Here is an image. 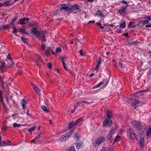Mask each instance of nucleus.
Segmentation results:
<instances>
[{"instance_id":"nucleus-55","label":"nucleus","mask_w":151,"mask_h":151,"mask_svg":"<svg viewBox=\"0 0 151 151\" xmlns=\"http://www.w3.org/2000/svg\"><path fill=\"white\" fill-rule=\"evenodd\" d=\"M46 47V45L43 44V43H42V49H44Z\"/></svg>"},{"instance_id":"nucleus-46","label":"nucleus","mask_w":151,"mask_h":151,"mask_svg":"<svg viewBox=\"0 0 151 151\" xmlns=\"http://www.w3.org/2000/svg\"><path fill=\"white\" fill-rule=\"evenodd\" d=\"M96 24L99 26L100 27L101 29H103L104 28V27L101 26V23L98 22Z\"/></svg>"},{"instance_id":"nucleus-52","label":"nucleus","mask_w":151,"mask_h":151,"mask_svg":"<svg viewBox=\"0 0 151 151\" xmlns=\"http://www.w3.org/2000/svg\"><path fill=\"white\" fill-rule=\"evenodd\" d=\"M81 121H82L81 119L80 118V119H79L76 120L75 122H76V124H77L78 123L80 122Z\"/></svg>"},{"instance_id":"nucleus-18","label":"nucleus","mask_w":151,"mask_h":151,"mask_svg":"<svg viewBox=\"0 0 151 151\" xmlns=\"http://www.w3.org/2000/svg\"><path fill=\"white\" fill-rule=\"evenodd\" d=\"M101 143V142L97 139L96 140L95 142L93 144V147L94 148L96 147L99 145Z\"/></svg>"},{"instance_id":"nucleus-60","label":"nucleus","mask_w":151,"mask_h":151,"mask_svg":"<svg viewBox=\"0 0 151 151\" xmlns=\"http://www.w3.org/2000/svg\"><path fill=\"white\" fill-rule=\"evenodd\" d=\"M95 23V21L93 20L90 21H89V22H88V23H87V24H88L91 23Z\"/></svg>"},{"instance_id":"nucleus-20","label":"nucleus","mask_w":151,"mask_h":151,"mask_svg":"<svg viewBox=\"0 0 151 151\" xmlns=\"http://www.w3.org/2000/svg\"><path fill=\"white\" fill-rule=\"evenodd\" d=\"M11 1H7L3 3V4L5 6H9L13 4V2L12 3H11Z\"/></svg>"},{"instance_id":"nucleus-5","label":"nucleus","mask_w":151,"mask_h":151,"mask_svg":"<svg viewBox=\"0 0 151 151\" xmlns=\"http://www.w3.org/2000/svg\"><path fill=\"white\" fill-rule=\"evenodd\" d=\"M31 32L36 37H38L40 35L39 31L35 27H33L32 29Z\"/></svg>"},{"instance_id":"nucleus-13","label":"nucleus","mask_w":151,"mask_h":151,"mask_svg":"<svg viewBox=\"0 0 151 151\" xmlns=\"http://www.w3.org/2000/svg\"><path fill=\"white\" fill-rule=\"evenodd\" d=\"M19 31L23 34H25L28 36L29 35V32L26 31V30L24 29L20 28L19 29Z\"/></svg>"},{"instance_id":"nucleus-29","label":"nucleus","mask_w":151,"mask_h":151,"mask_svg":"<svg viewBox=\"0 0 151 151\" xmlns=\"http://www.w3.org/2000/svg\"><path fill=\"white\" fill-rule=\"evenodd\" d=\"M143 25L144 24L142 20L139 21V23L136 25V26H137V27H142L143 26Z\"/></svg>"},{"instance_id":"nucleus-51","label":"nucleus","mask_w":151,"mask_h":151,"mask_svg":"<svg viewBox=\"0 0 151 151\" xmlns=\"http://www.w3.org/2000/svg\"><path fill=\"white\" fill-rule=\"evenodd\" d=\"M48 67L49 68H52V64L51 63H47Z\"/></svg>"},{"instance_id":"nucleus-64","label":"nucleus","mask_w":151,"mask_h":151,"mask_svg":"<svg viewBox=\"0 0 151 151\" xmlns=\"http://www.w3.org/2000/svg\"><path fill=\"white\" fill-rule=\"evenodd\" d=\"M63 136L65 139H66V141L68 139V137H67L66 136V135H65V134L63 135Z\"/></svg>"},{"instance_id":"nucleus-59","label":"nucleus","mask_w":151,"mask_h":151,"mask_svg":"<svg viewBox=\"0 0 151 151\" xmlns=\"http://www.w3.org/2000/svg\"><path fill=\"white\" fill-rule=\"evenodd\" d=\"M63 67L65 69V70H68L67 68L66 67V65L65 64V63H64L63 64Z\"/></svg>"},{"instance_id":"nucleus-27","label":"nucleus","mask_w":151,"mask_h":151,"mask_svg":"<svg viewBox=\"0 0 151 151\" xmlns=\"http://www.w3.org/2000/svg\"><path fill=\"white\" fill-rule=\"evenodd\" d=\"M151 134V128H150L146 132V135L147 137L149 136Z\"/></svg>"},{"instance_id":"nucleus-25","label":"nucleus","mask_w":151,"mask_h":151,"mask_svg":"<svg viewBox=\"0 0 151 151\" xmlns=\"http://www.w3.org/2000/svg\"><path fill=\"white\" fill-rule=\"evenodd\" d=\"M116 130V128H111L110 129L109 133H111V134L113 135V134L115 132Z\"/></svg>"},{"instance_id":"nucleus-23","label":"nucleus","mask_w":151,"mask_h":151,"mask_svg":"<svg viewBox=\"0 0 151 151\" xmlns=\"http://www.w3.org/2000/svg\"><path fill=\"white\" fill-rule=\"evenodd\" d=\"M126 25V24L125 22L123 21L120 24L119 26L120 28H124L125 27Z\"/></svg>"},{"instance_id":"nucleus-36","label":"nucleus","mask_w":151,"mask_h":151,"mask_svg":"<svg viewBox=\"0 0 151 151\" xmlns=\"http://www.w3.org/2000/svg\"><path fill=\"white\" fill-rule=\"evenodd\" d=\"M143 19H147L148 20H151V15H146L145 17L143 18Z\"/></svg>"},{"instance_id":"nucleus-63","label":"nucleus","mask_w":151,"mask_h":151,"mask_svg":"<svg viewBox=\"0 0 151 151\" xmlns=\"http://www.w3.org/2000/svg\"><path fill=\"white\" fill-rule=\"evenodd\" d=\"M40 136H41V134H38L37 136H36V137L35 138H36V139H38V138H39L40 137Z\"/></svg>"},{"instance_id":"nucleus-37","label":"nucleus","mask_w":151,"mask_h":151,"mask_svg":"<svg viewBox=\"0 0 151 151\" xmlns=\"http://www.w3.org/2000/svg\"><path fill=\"white\" fill-rule=\"evenodd\" d=\"M13 30L12 31V32L14 34H15L17 32V29L16 27L14 26H13Z\"/></svg>"},{"instance_id":"nucleus-24","label":"nucleus","mask_w":151,"mask_h":151,"mask_svg":"<svg viewBox=\"0 0 151 151\" xmlns=\"http://www.w3.org/2000/svg\"><path fill=\"white\" fill-rule=\"evenodd\" d=\"M34 89L35 91L38 94L39 96H40V90L38 87L37 86L36 87H34Z\"/></svg>"},{"instance_id":"nucleus-58","label":"nucleus","mask_w":151,"mask_h":151,"mask_svg":"<svg viewBox=\"0 0 151 151\" xmlns=\"http://www.w3.org/2000/svg\"><path fill=\"white\" fill-rule=\"evenodd\" d=\"M9 97L8 96L6 95L5 97V99L6 100V101L7 102H8V100H9Z\"/></svg>"},{"instance_id":"nucleus-38","label":"nucleus","mask_w":151,"mask_h":151,"mask_svg":"<svg viewBox=\"0 0 151 151\" xmlns=\"http://www.w3.org/2000/svg\"><path fill=\"white\" fill-rule=\"evenodd\" d=\"M59 139L60 141L62 142H65L66 141V139H65L63 135L60 137Z\"/></svg>"},{"instance_id":"nucleus-17","label":"nucleus","mask_w":151,"mask_h":151,"mask_svg":"<svg viewBox=\"0 0 151 151\" xmlns=\"http://www.w3.org/2000/svg\"><path fill=\"white\" fill-rule=\"evenodd\" d=\"M105 79H103V81L100 82L98 85H96L93 87V88L94 89L97 88L98 87H100V86L103 85L104 83Z\"/></svg>"},{"instance_id":"nucleus-6","label":"nucleus","mask_w":151,"mask_h":151,"mask_svg":"<svg viewBox=\"0 0 151 151\" xmlns=\"http://www.w3.org/2000/svg\"><path fill=\"white\" fill-rule=\"evenodd\" d=\"M29 20V19L28 18H24L19 20L17 23L18 24L22 25L26 24L27 23V22Z\"/></svg>"},{"instance_id":"nucleus-61","label":"nucleus","mask_w":151,"mask_h":151,"mask_svg":"<svg viewBox=\"0 0 151 151\" xmlns=\"http://www.w3.org/2000/svg\"><path fill=\"white\" fill-rule=\"evenodd\" d=\"M2 28L3 29H5L7 28L6 25H3L2 26Z\"/></svg>"},{"instance_id":"nucleus-34","label":"nucleus","mask_w":151,"mask_h":151,"mask_svg":"<svg viewBox=\"0 0 151 151\" xmlns=\"http://www.w3.org/2000/svg\"><path fill=\"white\" fill-rule=\"evenodd\" d=\"M36 129L35 127H33L28 129V131L29 133H31L32 131H34Z\"/></svg>"},{"instance_id":"nucleus-31","label":"nucleus","mask_w":151,"mask_h":151,"mask_svg":"<svg viewBox=\"0 0 151 151\" xmlns=\"http://www.w3.org/2000/svg\"><path fill=\"white\" fill-rule=\"evenodd\" d=\"M81 137V136L78 133H75L74 138L77 139L79 140Z\"/></svg>"},{"instance_id":"nucleus-10","label":"nucleus","mask_w":151,"mask_h":151,"mask_svg":"<svg viewBox=\"0 0 151 151\" xmlns=\"http://www.w3.org/2000/svg\"><path fill=\"white\" fill-rule=\"evenodd\" d=\"M145 91V90L138 91L134 93L133 95L135 96H137V97L142 96L143 95V92Z\"/></svg>"},{"instance_id":"nucleus-8","label":"nucleus","mask_w":151,"mask_h":151,"mask_svg":"<svg viewBox=\"0 0 151 151\" xmlns=\"http://www.w3.org/2000/svg\"><path fill=\"white\" fill-rule=\"evenodd\" d=\"M37 63L38 66L40 65L39 64L41 62V58L38 55H36L34 58L33 60Z\"/></svg>"},{"instance_id":"nucleus-49","label":"nucleus","mask_w":151,"mask_h":151,"mask_svg":"<svg viewBox=\"0 0 151 151\" xmlns=\"http://www.w3.org/2000/svg\"><path fill=\"white\" fill-rule=\"evenodd\" d=\"M116 31L118 33H121L122 32V30L121 29L119 28L117 29L116 30Z\"/></svg>"},{"instance_id":"nucleus-56","label":"nucleus","mask_w":151,"mask_h":151,"mask_svg":"<svg viewBox=\"0 0 151 151\" xmlns=\"http://www.w3.org/2000/svg\"><path fill=\"white\" fill-rule=\"evenodd\" d=\"M6 58L8 60H9L12 59L10 57V54L9 53L8 54V55L6 56Z\"/></svg>"},{"instance_id":"nucleus-2","label":"nucleus","mask_w":151,"mask_h":151,"mask_svg":"<svg viewBox=\"0 0 151 151\" xmlns=\"http://www.w3.org/2000/svg\"><path fill=\"white\" fill-rule=\"evenodd\" d=\"M105 112L106 113L107 117L108 118L106 119L103 122V125L106 127L108 125V126L110 127L112 124V121L110 119L112 116V113L111 111L107 109H105Z\"/></svg>"},{"instance_id":"nucleus-45","label":"nucleus","mask_w":151,"mask_h":151,"mask_svg":"<svg viewBox=\"0 0 151 151\" xmlns=\"http://www.w3.org/2000/svg\"><path fill=\"white\" fill-rule=\"evenodd\" d=\"M112 136V135L111 134V133H109L107 135V138L108 139H110L111 138Z\"/></svg>"},{"instance_id":"nucleus-14","label":"nucleus","mask_w":151,"mask_h":151,"mask_svg":"<svg viewBox=\"0 0 151 151\" xmlns=\"http://www.w3.org/2000/svg\"><path fill=\"white\" fill-rule=\"evenodd\" d=\"M144 138L142 137L140 138L139 140V144L141 147H144V144L145 143Z\"/></svg>"},{"instance_id":"nucleus-7","label":"nucleus","mask_w":151,"mask_h":151,"mask_svg":"<svg viewBox=\"0 0 151 151\" xmlns=\"http://www.w3.org/2000/svg\"><path fill=\"white\" fill-rule=\"evenodd\" d=\"M127 7L126 6H122L120 8V9L118 10V13L120 15L122 14H126L127 10Z\"/></svg>"},{"instance_id":"nucleus-30","label":"nucleus","mask_w":151,"mask_h":151,"mask_svg":"<svg viewBox=\"0 0 151 151\" xmlns=\"http://www.w3.org/2000/svg\"><path fill=\"white\" fill-rule=\"evenodd\" d=\"M99 12L98 13L97 15L99 17L101 18L105 17V16L103 14L102 12H100V11L99 10Z\"/></svg>"},{"instance_id":"nucleus-19","label":"nucleus","mask_w":151,"mask_h":151,"mask_svg":"<svg viewBox=\"0 0 151 151\" xmlns=\"http://www.w3.org/2000/svg\"><path fill=\"white\" fill-rule=\"evenodd\" d=\"M143 102L138 100H135V101L133 103V105L137 106L139 104H142Z\"/></svg>"},{"instance_id":"nucleus-48","label":"nucleus","mask_w":151,"mask_h":151,"mask_svg":"<svg viewBox=\"0 0 151 151\" xmlns=\"http://www.w3.org/2000/svg\"><path fill=\"white\" fill-rule=\"evenodd\" d=\"M61 51V49L60 47H57L56 49V51L57 52H60Z\"/></svg>"},{"instance_id":"nucleus-39","label":"nucleus","mask_w":151,"mask_h":151,"mask_svg":"<svg viewBox=\"0 0 151 151\" xmlns=\"http://www.w3.org/2000/svg\"><path fill=\"white\" fill-rule=\"evenodd\" d=\"M27 104V103L26 101H25V100L24 99H23L22 101V106H25V105L26 104Z\"/></svg>"},{"instance_id":"nucleus-1","label":"nucleus","mask_w":151,"mask_h":151,"mask_svg":"<svg viewBox=\"0 0 151 151\" xmlns=\"http://www.w3.org/2000/svg\"><path fill=\"white\" fill-rule=\"evenodd\" d=\"M60 8L61 10H65L68 13L67 15L69 16L71 13L76 14L81 11V7L77 4L74 3L73 5L67 6L66 4H61Z\"/></svg>"},{"instance_id":"nucleus-3","label":"nucleus","mask_w":151,"mask_h":151,"mask_svg":"<svg viewBox=\"0 0 151 151\" xmlns=\"http://www.w3.org/2000/svg\"><path fill=\"white\" fill-rule=\"evenodd\" d=\"M133 126L137 129L140 130L142 129V126L140 122L136 120L132 122Z\"/></svg>"},{"instance_id":"nucleus-16","label":"nucleus","mask_w":151,"mask_h":151,"mask_svg":"<svg viewBox=\"0 0 151 151\" xmlns=\"http://www.w3.org/2000/svg\"><path fill=\"white\" fill-rule=\"evenodd\" d=\"M77 124L74 121H73L71 122L70 124H69V126L68 127V128L66 129L67 130L68 129H71L72 127H73L74 126L76 125Z\"/></svg>"},{"instance_id":"nucleus-62","label":"nucleus","mask_w":151,"mask_h":151,"mask_svg":"<svg viewBox=\"0 0 151 151\" xmlns=\"http://www.w3.org/2000/svg\"><path fill=\"white\" fill-rule=\"evenodd\" d=\"M105 146H103L102 147V150H101V151H105Z\"/></svg>"},{"instance_id":"nucleus-44","label":"nucleus","mask_w":151,"mask_h":151,"mask_svg":"<svg viewBox=\"0 0 151 151\" xmlns=\"http://www.w3.org/2000/svg\"><path fill=\"white\" fill-rule=\"evenodd\" d=\"M69 151H76L74 147H71L69 148Z\"/></svg>"},{"instance_id":"nucleus-53","label":"nucleus","mask_w":151,"mask_h":151,"mask_svg":"<svg viewBox=\"0 0 151 151\" xmlns=\"http://www.w3.org/2000/svg\"><path fill=\"white\" fill-rule=\"evenodd\" d=\"M81 102V103H84V104H86L87 105H88L90 103V102H88L87 101H82Z\"/></svg>"},{"instance_id":"nucleus-47","label":"nucleus","mask_w":151,"mask_h":151,"mask_svg":"<svg viewBox=\"0 0 151 151\" xmlns=\"http://www.w3.org/2000/svg\"><path fill=\"white\" fill-rule=\"evenodd\" d=\"M79 52L80 53V55L81 56H83L84 55V54L83 53V50L82 49H81L80 51Z\"/></svg>"},{"instance_id":"nucleus-4","label":"nucleus","mask_w":151,"mask_h":151,"mask_svg":"<svg viewBox=\"0 0 151 151\" xmlns=\"http://www.w3.org/2000/svg\"><path fill=\"white\" fill-rule=\"evenodd\" d=\"M127 135H129L132 139H136L135 134L133 129L130 128L127 129Z\"/></svg>"},{"instance_id":"nucleus-50","label":"nucleus","mask_w":151,"mask_h":151,"mask_svg":"<svg viewBox=\"0 0 151 151\" xmlns=\"http://www.w3.org/2000/svg\"><path fill=\"white\" fill-rule=\"evenodd\" d=\"M120 138V137L117 135L116 137L115 138L114 140V142H115L116 141H117L118 139Z\"/></svg>"},{"instance_id":"nucleus-12","label":"nucleus","mask_w":151,"mask_h":151,"mask_svg":"<svg viewBox=\"0 0 151 151\" xmlns=\"http://www.w3.org/2000/svg\"><path fill=\"white\" fill-rule=\"evenodd\" d=\"M83 142L81 141L80 142H76L75 143V146L77 149H79L82 147Z\"/></svg>"},{"instance_id":"nucleus-22","label":"nucleus","mask_w":151,"mask_h":151,"mask_svg":"<svg viewBox=\"0 0 151 151\" xmlns=\"http://www.w3.org/2000/svg\"><path fill=\"white\" fill-rule=\"evenodd\" d=\"M10 145L11 144H9L6 142H5L4 141H1H1H0V145L1 146H6L7 145Z\"/></svg>"},{"instance_id":"nucleus-28","label":"nucleus","mask_w":151,"mask_h":151,"mask_svg":"<svg viewBox=\"0 0 151 151\" xmlns=\"http://www.w3.org/2000/svg\"><path fill=\"white\" fill-rule=\"evenodd\" d=\"M17 19L18 17L16 16L10 22V24H14L13 23L15 22H16V21L17 20Z\"/></svg>"},{"instance_id":"nucleus-11","label":"nucleus","mask_w":151,"mask_h":151,"mask_svg":"<svg viewBox=\"0 0 151 151\" xmlns=\"http://www.w3.org/2000/svg\"><path fill=\"white\" fill-rule=\"evenodd\" d=\"M126 63L124 62V61H122L121 62H119L118 65L120 66V67L124 70H126L127 69V68L125 66V64Z\"/></svg>"},{"instance_id":"nucleus-15","label":"nucleus","mask_w":151,"mask_h":151,"mask_svg":"<svg viewBox=\"0 0 151 151\" xmlns=\"http://www.w3.org/2000/svg\"><path fill=\"white\" fill-rule=\"evenodd\" d=\"M9 60L7 61L9 65H7V67H10L12 65H14V63L13 62V60L12 59L8 60Z\"/></svg>"},{"instance_id":"nucleus-35","label":"nucleus","mask_w":151,"mask_h":151,"mask_svg":"<svg viewBox=\"0 0 151 151\" xmlns=\"http://www.w3.org/2000/svg\"><path fill=\"white\" fill-rule=\"evenodd\" d=\"M13 126L14 127H20L21 125L19 124H17L16 123H14L13 124Z\"/></svg>"},{"instance_id":"nucleus-57","label":"nucleus","mask_w":151,"mask_h":151,"mask_svg":"<svg viewBox=\"0 0 151 151\" xmlns=\"http://www.w3.org/2000/svg\"><path fill=\"white\" fill-rule=\"evenodd\" d=\"M132 22L131 21L130 22H129V24L128 25V28H130V27H131V26L132 25Z\"/></svg>"},{"instance_id":"nucleus-9","label":"nucleus","mask_w":151,"mask_h":151,"mask_svg":"<svg viewBox=\"0 0 151 151\" xmlns=\"http://www.w3.org/2000/svg\"><path fill=\"white\" fill-rule=\"evenodd\" d=\"M101 57H99V59L97 60L96 63H97L94 68V69L95 70H99V68L100 64L101 63Z\"/></svg>"},{"instance_id":"nucleus-32","label":"nucleus","mask_w":151,"mask_h":151,"mask_svg":"<svg viewBox=\"0 0 151 151\" xmlns=\"http://www.w3.org/2000/svg\"><path fill=\"white\" fill-rule=\"evenodd\" d=\"M52 50L50 48H48L47 50H45L46 51V55L50 54V52Z\"/></svg>"},{"instance_id":"nucleus-42","label":"nucleus","mask_w":151,"mask_h":151,"mask_svg":"<svg viewBox=\"0 0 151 151\" xmlns=\"http://www.w3.org/2000/svg\"><path fill=\"white\" fill-rule=\"evenodd\" d=\"M142 21L144 25L148 23L149 22L148 20H143Z\"/></svg>"},{"instance_id":"nucleus-54","label":"nucleus","mask_w":151,"mask_h":151,"mask_svg":"<svg viewBox=\"0 0 151 151\" xmlns=\"http://www.w3.org/2000/svg\"><path fill=\"white\" fill-rule=\"evenodd\" d=\"M7 129V127L6 125H3V129L4 130H5Z\"/></svg>"},{"instance_id":"nucleus-33","label":"nucleus","mask_w":151,"mask_h":151,"mask_svg":"<svg viewBox=\"0 0 151 151\" xmlns=\"http://www.w3.org/2000/svg\"><path fill=\"white\" fill-rule=\"evenodd\" d=\"M41 108H42V110L46 112H48V111L47 109V108L45 105H43L42 106Z\"/></svg>"},{"instance_id":"nucleus-41","label":"nucleus","mask_w":151,"mask_h":151,"mask_svg":"<svg viewBox=\"0 0 151 151\" xmlns=\"http://www.w3.org/2000/svg\"><path fill=\"white\" fill-rule=\"evenodd\" d=\"M120 2L122 4H125L126 5H127V6H126L127 7L129 6V5L126 2V1H125L124 0L121 1Z\"/></svg>"},{"instance_id":"nucleus-26","label":"nucleus","mask_w":151,"mask_h":151,"mask_svg":"<svg viewBox=\"0 0 151 151\" xmlns=\"http://www.w3.org/2000/svg\"><path fill=\"white\" fill-rule=\"evenodd\" d=\"M97 139L101 143L104 142L105 141V138L103 137H99Z\"/></svg>"},{"instance_id":"nucleus-21","label":"nucleus","mask_w":151,"mask_h":151,"mask_svg":"<svg viewBox=\"0 0 151 151\" xmlns=\"http://www.w3.org/2000/svg\"><path fill=\"white\" fill-rule=\"evenodd\" d=\"M74 132V130H72L69 132L66 133V134H65V135H66L68 137V138H69L72 135V134Z\"/></svg>"},{"instance_id":"nucleus-40","label":"nucleus","mask_w":151,"mask_h":151,"mask_svg":"<svg viewBox=\"0 0 151 151\" xmlns=\"http://www.w3.org/2000/svg\"><path fill=\"white\" fill-rule=\"evenodd\" d=\"M66 60L65 57H63L61 58L60 60L62 62V64L64 63L65 60Z\"/></svg>"},{"instance_id":"nucleus-43","label":"nucleus","mask_w":151,"mask_h":151,"mask_svg":"<svg viewBox=\"0 0 151 151\" xmlns=\"http://www.w3.org/2000/svg\"><path fill=\"white\" fill-rule=\"evenodd\" d=\"M81 104V102L80 101L75 104L74 106V109H76L77 108L78 106Z\"/></svg>"}]
</instances>
